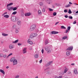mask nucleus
<instances>
[{
	"mask_svg": "<svg viewBox=\"0 0 78 78\" xmlns=\"http://www.w3.org/2000/svg\"><path fill=\"white\" fill-rule=\"evenodd\" d=\"M10 61L11 62H13V66H15L17 64V60L15 59L14 58H12Z\"/></svg>",
	"mask_w": 78,
	"mask_h": 78,
	"instance_id": "obj_1",
	"label": "nucleus"
},
{
	"mask_svg": "<svg viewBox=\"0 0 78 78\" xmlns=\"http://www.w3.org/2000/svg\"><path fill=\"white\" fill-rule=\"evenodd\" d=\"M17 17L16 16H13L11 17V20L13 22H16L17 21Z\"/></svg>",
	"mask_w": 78,
	"mask_h": 78,
	"instance_id": "obj_2",
	"label": "nucleus"
},
{
	"mask_svg": "<svg viewBox=\"0 0 78 78\" xmlns=\"http://www.w3.org/2000/svg\"><path fill=\"white\" fill-rule=\"evenodd\" d=\"M36 28V25L35 24H33L30 27V31H33Z\"/></svg>",
	"mask_w": 78,
	"mask_h": 78,
	"instance_id": "obj_3",
	"label": "nucleus"
},
{
	"mask_svg": "<svg viewBox=\"0 0 78 78\" xmlns=\"http://www.w3.org/2000/svg\"><path fill=\"white\" fill-rule=\"evenodd\" d=\"M45 50L47 51V53H51V51L50 49V48H45Z\"/></svg>",
	"mask_w": 78,
	"mask_h": 78,
	"instance_id": "obj_4",
	"label": "nucleus"
},
{
	"mask_svg": "<svg viewBox=\"0 0 78 78\" xmlns=\"http://www.w3.org/2000/svg\"><path fill=\"white\" fill-rule=\"evenodd\" d=\"M25 16H30L31 15V13L30 12L26 13L24 14Z\"/></svg>",
	"mask_w": 78,
	"mask_h": 78,
	"instance_id": "obj_5",
	"label": "nucleus"
},
{
	"mask_svg": "<svg viewBox=\"0 0 78 78\" xmlns=\"http://www.w3.org/2000/svg\"><path fill=\"white\" fill-rule=\"evenodd\" d=\"M27 43L28 44H30V45H32L33 44V42L31 41V40L30 39H29L27 41Z\"/></svg>",
	"mask_w": 78,
	"mask_h": 78,
	"instance_id": "obj_6",
	"label": "nucleus"
},
{
	"mask_svg": "<svg viewBox=\"0 0 78 78\" xmlns=\"http://www.w3.org/2000/svg\"><path fill=\"white\" fill-rule=\"evenodd\" d=\"M27 52V48H24L23 50V53L25 54Z\"/></svg>",
	"mask_w": 78,
	"mask_h": 78,
	"instance_id": "obj_7",
	"label": "nucleus"
},
{
	"mask_svg": "<svg viewBox=\"0 0 78 78\" xmlns=\"http://www.w3.org/2000/svg\"><path fill=\"white\" fill-rule=\"evenodd\" d=\"M7 7V9L9 11H11L12 10V7L11 6H8Z\"/></svg>",
	"mask_w": 78,
	"mask_h": 78,
	"instance_id": "obj_8",
	"label": "nucleus"
},
{
	"mask_svg": "<svg viewBox=\"0 0 78 78\" xmlns=\"http://www.w3.org/2000/svg\"><path fill=\"white\" fill-rule=\"evenodd\" d=\"M73 50V46L70 47L67 49L66 50H69L70 51Z\"/></svg>",
	"mask_w": 78,
	"mask_h": 78,
	"instance_id": "obj_9",
	"label": "nucleus"
},
{
	"mask_svg": "<svg viewBox=\"0 0 78 78\" xmlns=\"http://www.w3.org/2000/svg\"><path fill=\"white\" fill-rule=\"evenodd\" d=\"M37 12L38 14L40 16H41V15H42V12H41V10L39 9L38 10Z\"/></svg>",
	"mask_w": 78,
	"mask_h": 78,
	"instance_id": "obj_10",
	"label": "nucleus"
},
{
	"mask_svg": "<svg viewBox=\"0 0 78 78\" xmlns=\"http://www.w3.org/2000/svg\"><path fill=\"white\" fill-rule=\"evenodd\" d=\"M14 48V47L13 46V45L12 44H10L9 46V48L10 50H12Z\"/></svg>",
	"mask_w": 78,
	"mask_h": 78,
	"instance_id": "obj_11",
	"label": "nucleus"
},
{
	"mask_svg": "<svg viewBox=\"0 0 78 78\" xmlns=\"http://www.w3.org/2000/svg\"><path fill=\"white\" fill-rule=\"evenodd\" d=\"M74 73L75 75H77L78 74V71H77V69H74L73 70Z\"/></svg>",
	"mask_w": 78,
	"mask_h": 78,
	"instance_id": "obj_12",
	"label": "nucleus"
},
{
	"mask_svg": "<svg viewBox=\"0 0 78 78\" xmlns=\"http://www.w3.org/2000/svg\"><path fill=\"white\" fill-rule=\"evenodd\" d=\"M47 2L48 4H51L52 3V0H47Z\"/></svg>",
	"mask_w": 78,
	"mask_h": 78,
	"instance_id": "obj_13",
	"label": "nucleus"
},
{
	"mask_svg": "<svg viewBox=\"0 0 78 78\" xmlns=\"http://www.w3.org/2000/svg\"><path fill=\"white\" fill-rule=\"evenodd\" d=\"M17 24L18 25L20 26L21 25V24H22V22H21L19 20L17 22Z\"/></svg>",
	"mask_w": 78,
	"mask_h": 78,
	"instance_id": "obj_14",
	"label": "nucleus"
},
{
	"mask_svg": "<svg viewBox=\"0 0 78 78\" xmlns=\"http://www.w3.org/2000/svg\"><path fill=\"white\" fill-rule=\"evenodd\" d=\"M51 33L52 34H58L59 33L58 32L55 31H52L51 32Z\"/></svg>",
	"mask_w": 78,
	"mask_h": 78,
	"instance_id": "obj_15",
	"label": "nucleus"
},
{
	"mask_svg": "<svg viewBox=\"0 0 78 78\" xmlns=\"http://www.w3.org/2000/svg\"><path fill=\"white\" fill-rule=\"evenodd\" d=\"M4 17H5L6 19H8L9 17V15H5L4 16Z\"/></svg>",
	"mask_w": 78,
	"mask_h": 78,
	"instance_id": "obj_16",
	"label": "nucleus"
},
{
	"mask_svg": "<svg viewBox=\"0 0 78 78\" xmlns=\"http://www.w3.org/2000/svg\"><path fill=\"white\" fill-rule=\"evenodd\" d=\"M13 5V3H10L9 4H8L7 5V7H8V6H12Z\"/></svg>",
	"mask_w": 78,
	"mask_h": 78,
	"instance_id": "obj_17",
	"label": "nucleus"
},
{
	"mask_svg": "<svg viewBox=\"0 0 78 78\" xmlns=\"http://www.w3.org/2000/svg\"><path fill=\"white\" fill-rule=\"evenodd\" d=\"M70 55V51H68L66 52V55L67 56H69Z\"/></svg>",
	"mask_w": 78,
	"mask_h": 78,
	"instance_id": "obj_18",
	"label": "nucleus"
},
{
	"mask_svg": "<svg viewBox=\"0 0 78 78\" xmlns=\"http://www.w3.org/2000/svg\"><path fill=\"white\" fill-rule=\"evenodd\" d=\"M0 72H1V73H3V75H5V71H4L3 70L0 69Z\"/></svg>",
	"mask_w": 78,
	"mask_h": 78,
	"instance_id": "obj_19",
	"label": "nucleus"
},
{
	"mask_svg": "<svg viewBox=\"0 0 78 78\" xmlns=\"http://www.w3.org/2000/svg\"><path fill=\"white\" fill-rule=\"evenodd\" d=\"M69 69H68V68H66L64 70V73H66V72H67V71Z\"/></svg>",
	"mask_w": 78,
	"mask_h": 78,
	"instance_id": "obj_20",
	"label": "nucleus"
},
{
	"mask_svg": "<svg viewBox=\"0 0 78 78\" xmlns=\"http://www.w3.org/2000/svg\"><path fill=\"white\" fill-rule=\"evenodd\" d=\"M12 29H16V25H14L12 26Z\"/></svg>",
	"mask_w": 78,
	"mask_h": 78,
	"instance_id": "obj_21",
	"label": "nucleus"
},
{
	"mask_svg": "<svg viewBox=\"0 0 78 78\" xmlns=\"http://www.w3.org/2000/svg\"><path fill=\"white\" fill-rule=\"evenodd\" d=\"M17 7H12V10L13 11H16V10H17Z\"/></svg>",
	"mask_w": 78,
	"mask_h": 78,
	"instance_id": "obj_22",
	"label": "nucleus"
},
{
	"mask_svg": "<svg viewBox=\"0 0 78 78\" xmlns=\"http://www.w3.org/2000/svg\"><path fill=\"white\" fill-rule=\"evenodd\" d=\"M19 42V40H17L15 41H13L12 43H14V44H16V43H17Z\"/></svg>",
	"mask_w": 78,
	"mask_h": 78,
	"instance_id": "obj_23",
	"label": "nucleus"
},
{
	"mask_svg": "<svg viewBox=\"0 0 78 78\" xmlns=\"http://www.w3.org/2000/svg\"><path fill=\"white\" fill-rule=\"evenodd\" d=\"M61 29H66V27L64 26H62L61 27Z\"/></svg>",
	"mask_w": 78,
	"mask_h": 78,
	"instance_id": "obj_24",
	"label": "nucleus"
},
{
	"mask_svg": "<svg viewBox=\"0 0 78 78\" xmlns=\"http://www.w3.org/2000/svg\"><path fill=\"white\" fill-rule=\"evenodd\" d=\"M32 34L33 36L34 37H35L36 36H37V34H34V33H32Z\"/></svg>",
	"mask_w": 78,
	"mask_h": 78,
	"instance_id": "obj_25",
	"label": "nucleus"
},
{
	"mask_svg": "<svg viewBox=\"0 0 78 78\" xmlns=\"http://www.w3.org/2000/svg\"><path fill=\"white\" fill-rule=\"evenodd\" d=\"M2 36H8V34H5L4 33H2Z\"/></svg>",
	"mask_w": 78,
	"mask_h": 78,
	"instance_id": "obj_26",
	"label": "nucleus"
},
{
	"mask_svg": "<svg viewBox=\"0 0 78 78\" xmlns=\"http://www.w3.org/2000/svg\"><path fill=\"white\" fill-rule=\"evenodd\" d=\"M39 57V55L38 54H36L34 55V58H37Z\"/></svg>",
	"mask_w": 78,
	"mask_h": 78,
	"instance_id": "obj_27",
	"label": "nucleus"
},
{
	"mask_svg": "<svg viewBox=\"0 0 78 78\" xmlns=\"http://www.w3.org/2000/svg\"><path fill=\"white\" fill-rule=\"evenodd\" d=\"M39 5L40 6H43L44 5V3L42 2H40L39 3Z\"/></svg>",
	"mask_w": 78,
	"mask_h": 78,
	"instance_id": "obj_28",
	"label": "nucleus"
},
{
	"mask_svg": "<svg viewBox=\"0 0 78 78\" xmlns=\"http://www.w3.org/2000/svg\"><path fill=\"white\" fill-rule=\"evenodd\" d=\"M16 14H17V12L14 11L12 13V14H13V15H15Z\"/></svg>",
	"mask_w": 78,
	"mask_h": 78,
	"instance_id": "obj_29",
	"label": "nucleus"
},
{
	"mask_svg": "<svg viewBox=\"0 0 78 78\" xmlns=\"http://www.w3.org/2000/svg\"><path fill=\"white\" fill-rule=\"evenodd\" d=\"M48 44V40H47L45 41V44Z\"/></svg>",
	"mask_w": 78,
	"mask_h": 78,
	"instance_id": "obj_30",
	"label": "nucleus"
},
{
	"mask_svg": "<svg viewBox=\"0 0 78 78\" xmlns=\"http://www.w3.org/2000/svg\"><path fill=\"white\" fill-rule=\"evenodd\" d=\"M33 37H34L33 36V34H31L30 36V38L31 39L32 38H33Z\"/></svg>",
	"mask_w": 78,
	"mask_h": 78,
	"instance_id": "obj_31",
	"label": "nucleus"
},
{
	"mask_svg": "<svg viewBox=\"0 0 78 78\" xmlns=\"http://www.w3.org/2000/svg\"><path fill=\"white\" fill-rule=\"evenodd\" d=\"M15 32L16 33H19V30H18V29H16L15 30Z\"/></svg>",
	"mask_w": 78,
	"mask_h": 78,
	"instance_id": "obj_32",
	"label": "nucleus"
},
{
	"mask_svg": "<svg viewBox=\"0 0 78 78\" xmlns=\"http://www.w3.org/2000/svg\"><path fill=\"white\" fill-rule=\"evenodd\" d=\"M52 63H53V62L52 61L50 62H48V65H51V64H52Z\"/></svg>",
	"mask_w": 78,
	"mask_h": 78,
	"instance_id": "obj_33",
	"label": "nucleus"
},
{
	"mask_svg": "<svg viewBox=\"0 0 78 78\" xmlns=\"http://www.w3.org/2000/svg\"><path fill=\"white\" fill-rule=\"evenodd\" d=\"M67 38V36H66L62 37V39H66Z\"/></svg>",
	"mask_w": 78,
	"mask_h": 78,
	"instance_id": "obj_34",
	"label": "nucleus"
},
{
	"mask_svg": "<svg viewBox=\"0 0 78 78\" xmlns=\"http://www.w3.org/2000/svg\"><path fill=\"white\" fill-rule=\"evenodd\" d=\"M68 18L69 19H73V17L72 16H69Z\"/></svg>",
	"mask_w": 78,
	"mask_h": 78,
	"instance_id": "obj_35",
	"label": "nucleus"
},
{
	"mask_svg": "<svg viewBox=\"0 0 78 78\" xmlns=\"http://www.w3.org/2000/svg\"><path fill=\"white\" fill-rule=\"evenodd\" d=\"M3 56V54H0V58H2Z\"/></svg>",
	"mask_w": 78,
	"mask_h": 78,
	"instance_id": "obj_36",
	"label": "nucleus"
},
{
	"mask_svg": "<svg viewBox=\"0 0 78 78\" xmlns=\"http://www.w3.org/2000/svg\"><path fill=\"white\" fill-rule=\"evenodd\" d=\"M68 13L69 14H72V11H71V10H70V9H69V11L68 12Z\"/></svg>",
	"mask_w": 78,
	"mask_h": 78,
	"instance_id": "obj_37",
	"label": "nucleus"
},
{
	"mask_svg": "<svg viewBox=\"0 0 78 78\" xmlns=\"http://www.w3.org/2000/svg\"><path fill=\"white\" fill-rule=\"evenodd\" d=\"M70 31V30H66L65 32V33H67L68 32H69Z\"/></svg>",
	"mask_w": 78,
	"mask_h": 78,
	"instance_id": "obj_38",
	"label": "nucleus"
},
{
	"mask_svg": "<svg viewBox=\"0 0 78 78\" xmlns=\"http://www.w3.org/2000/svg\"><path fill=\"white\" fill-rule=\"evenodd\" d=\"M56 12H54L53 13V16H56Z\"/></svg>",
	"mask_w": 78,
	"mask_h": 78,
	"instance_id": "obj_39",
	"label": "nucleus"
},
{
	"mask_svg": "<svg viewBox=\"0 0 78 78\" xmlns=\"http://www.w3.org/2000/svg\"><path fill=\"white\" fill-rule=\"evenodd\" d=\"M70 5L69 4H68L67 5H66L65 7L66 8H67L68 7H70Z\"/></svg>",
	"mask_w": 78,
	"mask_h": 78,
	"instance_id": "obj_40",
	"label": "nucleus"
},
{
	"mask_svg": "<svg viewBox=\"0 0 78 78\" xmlns=\"http://www.w3.org/2000/svg\"><path fill=\"white\" fill-rule=\"evenodd\" d=\"M70 28H71L70 27H67V30H69V31H70Z\"/></svg>",
	"mask_w": 78,
	"mask_h": 78,
	"instance_id": "obj_41",
	"label": "nucleus"
},
{
	"mask_svg": "<svg viewBox=\"0 0 78 78\" xmlns=\"http://www.w3.org/2000/svg\"><path fill=\"white\" fill-rule=\"evenodd\" d=\"M8 14V12H5L4 13L2 14V16H5L6 14Z\"/></svg>",
	"mask_w": 78,
	"mask_h": 78,
	"instance_id": "obj_42",
	"label": "nucleus"
},
{
	"mask_svg": "<svg viewBox=\"0 0 78 78\" xmlns=\"http://www.w3.org/2000/svg\"><path fill=\"white\" fill-rule=\"evenodd\" d=\"M20 76H19V75H17L15 76V78H19Z\"/></svg>",
	"mask_w": 78,
	"mask_h": 78,
	"instance_id": "obj_43",
	"label": "nucleus"
},
{
	"mask_svg": "<svg viewBox=\"0 0 78 78\" xmlns=\"http://www.w3.org/2000/svg\"><path fill=\"white\" fill-rule=\"evenodd\" d=\"M45 11V9L43 8L42 9V12H44Z\"/></svg>",
	"mask_w": 78,
	"mask_h": 78,
	"instance_id": "obj_44",
	"label": "nucleus"
},
{
	"mask_svg": "<svg viewBox=\"0 0 78 78\" xmlns=\"http://www.w3.org/2000/svg\"><path fill=\"white\" fill-rule=\"evenodd\" d=\"M41 51L42 53L43 54V53H44V49H42L41 50Z\"/></svg>",
	"mask_w": 78,
	"mask_h": 78,
	"instance_id": "obj_45",
	"label": "nucleus"
},
{
	"mask_svg": "<svg viewBox=\"0 0 78 78\" xmlns=\"http://www.w3.org/2000/svg\"><path fill=\"white\" fill-rule=\"evenodd\" d=\"M12 55V53H10L7 56V57H9V56H11Z\"/></svg>",
	"mask_w": 78,
	"mask_h": 78,
	"instance_id": "obj_46",
	"label": "nucleus"
},
{
	"mask_svg": "<svg viewBox=\"0 0 78 78\" xmlns=\"http://www.w3.org/2000/svg\"><path fill=\"white\" fill-rule=\"evenodd\" d=\"M49 10L50 11H53V10L52 9H50V8L49 9Z\"/></svg>",
	"mask_w": 78,
	"mask_h": 78,
	"instance_id": "obj_47",
	"label": "nucleus"
},
{
	"mask_svg": "<svg viewBox=\"0 0 78 78\" xmlns=\"http://www.w3.org/2000/svg\"><path fill=\"white\" fill-rule=\"evenodd\" d=\"M4 58H6V55H3V56Z\"/></svg>",
	"mask_w": 78,
	"mask_h": 78,
	"instance_id": "obj_48",
	"label": "nucleus"
},
{
	"mask_svg": "<svg viewBox=\"0 0 78 78\" xmlns=\"http://www.w3.org/2000/svg\"><path fill=\"white\" fill-rule=\"evenodd\" d=\"M64 12L65 13H66V12H67V10H64Z\"/></svg>",
	"mask_w": 78,
	"mask_h": 78,
	"instance_id": "obj_49",
	"label": "nucleus"
},
{
	"mask_svg": "<svg viewBox=\"0 0 78 78\" xmlns=\"http://www.w3.org/2000/svg\"><path fill=\"white\" fill-rule=\"evenodd\" d=\"M76 21H74V22L73 23V24H76Z\"/></svg>",
	"mask_w": 78,
	"mask_h": 78,
	"instance_id": "obj_50",
	"label": "nucleus"
},
{
	"mask_svg": "<svg viewBox=\"0 0 78 78\" xmlns=\"http://www.w3.org/2000/svg\"><path fill=\"white\" fill-rule=\"evenodd\" d=\"M23 16H24V13H22L21 14V17H23Z\"/></svg>",
	"mask_w": 78,
	"mask_h": 78,
	"instance_id": "obj_51",
	"label": "nucleus"
},
{
	"mask_svg": "<svg viewBox=\"0 0 78 78\" xmlns=\"http://www.w3.org/2000/svg\"><path fill=\"white\" fill-rule=\"evenodd\" d=\"M42 62V59H41L39 63H41Z\"/></svg>",
	"mask_w": 78,
	"mask_h": 78,
	"instance_id": "obj_52",
	"label": "nucleus"
},
{
	"mask_svg": "<svg viewBox=\"0 0 78 78\" xmlns=\"http://www.w3.org/2000/svg\"><path fill=\"white\" fill-rule=\"evenodd\" d=\"M62 76H60L58 77V78H62Z\"/></svg>",
	"mask_w": 78,
	"mask_h": 78,
	"instance_id": "obj_53",
	"label": "nucleus"
},
{
	"mask_svg": "<svg viewBox=\"0 0 78 78\" xmlns=\"http://www.w3.org/2000/svg\"><path fill=\"white\" fill-rule=\"evenodd\" d=\"M69 5H72V4H73V3L71 2H69Z\"/></svg>",
	"mask_w": 78,
	"mask_h": 78,
	"instance_id": "obj_54",
	"label": "nucleus"
},
{
	"mask_svg": "<svg viewBox=\"0 0 78 78\" xmlns=\"http://www.w3.org/2000/svg\"><path fill=\"white\" fill-rule=\"evenodd\" d=\"M58 23H59V22L56 23L55 24V25H56L57 24H58Z\"/></svg>",
	"mask_w": 78,
	"mask_h": 78,
	"instance_id": "obj_55",
	"label": "nucleus"
},
{
	"mask_svg": "<svg viewBox=\"0 0 78 78\" xmlns=\"http://www.w3.org/2000/svg\"><path fill=\"white\" fill-rule=\"evenodd\" d=\"M65 18H68V16L67 15H66L65 16Z\"/></svg>",
	"mask_w": 78,
	"mask_h": 78,
	"instance_id": "obj_56",
	"label": "nucleus"
},
{
	"mask_svg": "<svg viewBox=\"0 0 78 78\" xmlns=\"http://www.w3.org/2000/svg\"><path fill=\"white\" fill-rule=\"evenodd\" d=\"M55 6H57L58 5V3H55Z\"/></svg>",
	"mask_w": 78,
	"mask_h": 78,
	"instance_id": "obj_57",
	"label": "nucleus"
},
{
	"mask_svg": "<svg viewBox=\"0 0 78 78\" xmlns=\"http://www.w3.org/2000/svg\"><path fill=\"white\" fill-rule=\"evenodd\" d=\"M18 45L19 46H20L21 45V44L20 43H19L18 44Z\"/></svg>",
	"mask_w": 78,
	"mask_h": 78,
	"instance_id": "obj_58",
	"label": "nucleus"
},
{
	"mask_svg": "<svg viewBox=\"0 0 78 78\" xmlns=\"http://www.w3.org/2000/svg\"><path fill=\"white\" fill-rule=\"evenodd\" d=\"M29 49L30 50H33V48H30Z\"/></svg>",
	"mask_w": 78,
	"mask_h": 78,
	"instance_id": "obj_59",
	"label": "nucleus"
},
{
	"mask_svg": "<svg viewBox=\"0 0 78 78\" xmlns=\"http://www.w3.org/2000/svg\"><path fill=\"white\" fill-rule=\"evenodd\" d=\"M75 64H74V63H72L71 64V65L72 66H74L75 65Z\"/></svg>",
	"mask_w": 78,
	"mask_h": 78,
	"instance_id": "obj_60",
	"label": "nucleus"
},
{
	"mask_svg": "<svg viewBox=\"0 0 78 78\" xmlns=\"http://www.w3.org/2000/svg\"><path fill=\"white\" fill-rule=\"evenodd\" d=\"M68 73H69V74H70V73H71V72L70 71L68 72Z\"/></svg>",
	"mask_w": 78,
	"mask_h": 78,
	"instance_id": "obj_61",
	"label": "nucleus"
},
{
	"mask_svg": "<svg viewBox=\"0 0 78 78\" xmlns=\"http://www.w3.org/2000/svg\"><path fill=\"white\" fill-rule=\"evenodd\" d=\"M6 69H9V67L8 66H7L6 67Z\"/></svg>",
	"mask_w": 78,
	"mask_h": 78,
	"instance_id": "obj_62",
	"label": "nucleus"
},
{
	"mask_svg": "<svg viewBox=\"0 0 78 78\" xmlns=\"http://www.w3.org/2000/svg\"><path fill=\"white\" fill-rule=\"evenodd\" d=\"M76 14L78 13V11L76 12Z\"/></svg>",
	"mask_w": 78,
	"mask_h": 78,
	"instance_id": "obj_63",
	"label": "nucleus"
},
{
	"mask_svg": "<svg viewBox=\"0 0 78 78\" xmlns=\"http://www.w3.org/2000/svg\"><path fill=\"white\" fill-rule=\"evenodd\" d=\"M55 78H58V76H55Z\"/></svg>",
	"mask_w": 78,
	"mask_h": 78,
	"instance_id": "obj_64",
	"label": "nucleus"
}]
</instances>
